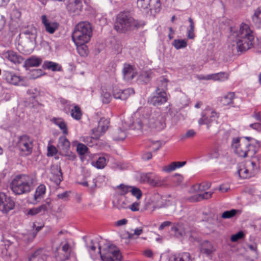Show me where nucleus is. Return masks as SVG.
<instances>
[{"label": "nucleus", "mask_w": 261, "mask_h": 261, "mask_svg": "<svg viewBox=\"0 0 261 261\" xmlns=\"http://www.w3.org/2000/svg\"><path fill=\"white\" fill-rule=\"evenodd\" d=\"M47 155L53 156L57 153V149L55 147L53 146H49L48 147L47 149Z\"/></svg>", "instance_id": "nucleus-64"}, {"label": "nucleus", "mask_w": 261, "mask_h": 261, "mask_svg": "<svg viewBox=\"0 0 261 261\" xmlns=\"http://www.w3.org/2000/svg\"><path fill=\"white\" fill-rule=\"evenodd\" d=\"M51 180L57 185H60L63 180L62 173L60 167L56 166L53 168Z\"/></svg>", "instance_id": "nucleus-27"}, {"label": "nucleus", "mask_w": 261, "mask_h": 261, "mask_svg": "<svg viewBox=\"0 0 261 261\" xmlns=\"http://www.w3.org/2000/svg\"><path fill=\"white\" fill-rule=\"evenodd\" d=\"M139 206L140 202L139 201H136L128 205V208L133 212H136L139 210Z\"/></svg>", "instance_id": "nucleus-60"}, {"label": "nucleus", "mask_w": 261, "mask_h": 261, "mask_svg": "<svg viewBox=\"0 0 261 261\" xmlns=\"http://www.w3.org/2000/svg\"><path fill=\"white\" fill-rule=\"evenodd\" d=\"M131 187L120 184L115 188L116 193L118 195H124L129 192Z\"/></svg>", "instance_id": "nucleus-35"}, {"label": "nucleus", "mask_w": 261, "mask_h": 261, "mask_svg": "<svg viewBox=\"0 0 261 261\" xmlns=\"http://www.w3.org/2000/svg\"><path fill=\"white\" fill-rule=\"evenodd\" d=\"M129 192H131L132 194L135 196L138 200L141 197L142 195L141 191L139 188L136 187H131Z\"/></svg>", "instance_id": "nucleus-54"}, {"label": "nucleus", "mask_w": 261, "mask_h": 261, "mask_svg": "<svg viewBox=\"0 0 261 261\" xmlns=\"http://www.w3.org/2000/svg\"><path fill=\"white\" fill-rule=\"evenodd\" d=\"M51 121L57 125L64 134H67V127L65 121L61 118H53Z\"/></svg>", "instance_id": "nucleus-33"}, {"label": "nucleus", "mask_w": 261, "mask_h": 261, "mask_svg": "<svg viewBox=\"0 0 261 261\" xmlns=\"http://www.w3.org/2000/svg\"><path fill=\"white\" fill-rule=\"evenodd\" d=\"M137 7L147 14L159 13L161 9L160 0H137Z\"/></svg>", "instance_id": "nucleus-8"}, {"label": "nucleus", "mask_w": 261, "mask_h": 261, "mask_svg": "<svg viewBox=\"0 0 261 261\" xmlns=\"http://www.w3.org/2000/svg\"><path fill=\"white\" fill-rule=\"evenodd\" d=\"M71 115L73 118L77 120L81 119L82 113L80 108L78 106H74L73 108L71 109Z\"/></svg>", "instance_id": "nucleus-40"}, {"label": "nucleus", "mask_w": 261, "mask_h": 261, "mask_svg": "<svg viewBox=\"0 0 261 261\" xmlns=\"http://www.w3.org/2000/svg\"><path fill=\"white\" fill-rule=\"evenodd\" d=\"M43 68L53 71H61L62 70L61 65L58 63L48 61L44 62Z\"/></svg>", "instance_id": "nucleus-31"}, {"label": "nucleus", "mask_w": 261, "mask_h": 261, "mask_svg": "<svg viewBox=\"0 0 261 261\" xmlns=\"http://www.w3.org/2000/svg\"><path fill=\"white\" fill-rule=\"evenodd\" d=\"M216 81L224 82L227 80L229 77V73L225 72L216 73Z\"/></svg>", "instance_id": "nucleus-49"}, {"label": "nucleus", "mask_w": 261, "mask_h": 261, "mask_svg": "<svg viewBox=\"0 0 261 261\" xmlns=\"http://www.w3.org/2000/svg\"><path fill=\"white\" fill-rule=\"evenodd\" d=\"M184 178L182 175L175 174L173 177V182L176 184V185H180L183 181Z\"/></svg>", "instance_id": "nucleus-61"}, {"label": "nucleus", "mask_w": 261, "mask_h": 261, "mask_svg": "<svg viewBox=\"0 0 261 261\" xmlns=\"http://www.w3.org/2000/svg\"><path fill=\"white\" fill-rule=\"evenodd\" d=\"M245 237L244 232L240 231L236 234H232L231 236L230 240L232 242H236L239 240L243 239Z\"/></svg>", "instance_id": "nucleus-53"}, {"label": "nucleus", "mask_w": 261, "mask_h": 261, "mask_svg": "<svg viewBox=\"0 0 261 261\" xmlns=\"http://www.w3.org/2000/svg\"><path fill=\"white\" fill-rule=\"evenodd\" d=\"M106 165V160L104 157H99L94 164L97 168L102 169Z\"/></svg>", "instance_id": "nucleus-52"}, {"label": "nucleus", "mask_w": 261, "mask_h": 261, "mask_svg": "<svg viewBox=\"0 0 261 261\" xmlns=\"http://www.w3.org/2000/svg\"><path fill=\"white\" fill-rule=\"evenodd\" d=\"M231 147L233 151L240 156H253L258 151L259 145L256 142L250 143L248 137L237 138L232 140Z\"/></svg>", "instance_id": "nucleus-4"}, {"label": "nucleus", "mask_w": 261, "mask_h": 261, "mask_svg": "<svg viewBox=\"0 0 261 261\" xmlns=\"http://www.w3.org/2000/svg\"><path fill=\"white\" fill-rule=\"evenodd\" d=\"M41 20L45 31L50 34H54L59 27V23L55 21H51L45 15L41 16Z\"/></svg>", "instance_id": "nucleus-15"}, {"label": "nucleus", "mask_w": 261, "mask_h": 261, "mask_svg": "<svg viewBox=\"0 0 261 261\" xmlns=\"http://www.w3.org/2000/svg\"><path fill=\"white\" fill-rule=\"evenodd\" d=\"M144 25V22L136 19L130 11L124 10L117 15L114 27L118 33H125L138 29Z\"/></svg>", "instance_id": "nucleus-3"}, {"label": "nucleus", "mask_w": 261, "mask_h": 261, "mask_svg": "<svg viewBox=\"0 0 261 261\" xmlns=\"http://www.w3.org/2000/svg\"><path fill=\"white\" fill-rule=\"evenodd\" d=\"M92 35V29L90 23L82 21L75 26L72 39L75 44L85 45L90 41Z\"/></svg>", "instance_id": "nucleus-5"}, {"label": "nucleus", "mask_w": 261, "mask_h": 261, "mask_svg": "<svg viewBox=\"0 0 261 261\" xmlns=\"http://www.w3.org/2000/svg\"><path fill=\"white\" fill-rule=\"evenodd\" d=\"M172 231L174 232L177 237H183L188 236V232L186 231L185 225L182 223H177L172 227Z\"/></svg>", "instance_id": "nucleus-30"}, {"label": "nucleus", "mask_w": 261, "mask_h": 261, "mask_svg": "<svg viewBox=\"0 0 261 261\" xmlns=\"http://www.w3.org/2000/svg\"><path fill=\"white\" fill-rule=\"evenodd\" d=\"M4 79L9 83L14 85H18L22 81V78L13 71L4 70L3 72Z\"/></svg>", "instance_id": "nucleus-20"}, {"label": "nucleus", "mask_w": 261, "mask_h": 261, "mask_svg": "<svg viewBox=\"0 0 261 261\" xmlns=\"http://www.w3.org/2000/svg\"><path fill=\"white\" fill-rule=\"evenodd\" d=\"M167 99H148L147 103L154 107H159L165 102Z\"/></svg>", "instance_id": "nucleus-47"}, {"label": "nucleus", "mask_w": 261, "mask_h": 261, "mask_svg": "<svg viewBox=\"0 0 261 261\" xmlns=\"http://www.w3.org/2000/svg\"><path fill=\"white\" fill-rule=\"evenodd\" d=\"M143 232V230L141 228H137L134 230V233H127V237L129 239H132L133 238V237L134 235H136L137 236L140 235Z\"/></svg>", "instance_id": "nucleus-62"}, {"label": "nucleus", "mask_w": 261, "mask_h": 261, "mask_svg": "<svg viewBox=\"0 0 261 261\" xmlns=\"http://www.w3.org/2000/svg\"><path fill=\"white\" fill-rule=\"evenodd\" d=\"M238 210L232 209L230 211H226L222 214V218L224 219H229L234 217L237 213Z\"/></svg>", "instance_id": "nucleus-50"}, {"label": "nucleus", "mask_w": 261, "mask_h": 261, "mask_svg": "<svg viewBox=\"0 0 261 261\" xmlns=\"http://www.w3.org/2000/svg\"><path fill=\"white\" fill-rule=\"evenodd\" d=\"M32 176L21 174L15 176L10 184V188L15 195H22L29 193L33 184Z\"/></svg>", "instance_id": "nucleus-6"}, {"label": "nucleus", "mask_w": 261, "mask_h": 261, "mask_svg": "<svg viewBox=\"0 0 261 261\" xmlns=\"http://www.w3.org/2000/svg\"><path fill=\"white\" fill-rule=\"evenodd\" d=\"M254 24L257 28H261V7L258 8L252 17Z\"/></svg>", "instance_id": "nucleus-34"}, {"label": "nucleus", "mask_w": 261, "mask_h": 261, "mask_svg": "<svg viewBox=\"0 0 261 261\" xmlns=\"http://www.w3.org/2000/svg\"><path fill=\"white\" fill-rule=\"evenodd\" d=\"M45 192L46 187L44 185L41 184L37 187L34 195V199L35 202H33V203L39 202L43 198Z\"/></svg>", "instance_id": "nucleus-28"}, {"label": "nucleus", "mask_w": 261, "mask_h": 261, "mask_svg": "<svg viewBox=\"0 0 261 261\" xmlns=\"http://www.w3.org/2000/svg\"><path fill=\"white\" fill-rule=\"evenodd\" d=\"M83 0H68L67 9L70 13L79 15L83 9Z\"/></svg>", "instance_id": "nucleus-17"}, {"label": "nucleus", "mask_w": 261, "mask_h": 261, "mask_svg": "<svg viewBox=\"0 0 261 261\" xmlns=\"http://www.w3.org/2000/svg\"><path fill=\"white\" fill-rule=\"evenodd\" d=\"M42 62V59L41 58L32 56L25 60L23 67L26 69L30 67H37L41 64Z\"/></svg>", "instance_id": "nucleus-25"}, {"label": "nucleus", "mask_w": 261, "mask_h": 261, "mask_svg": "<svg viewBox=\"0 0 261 261\" xmlns=\"http://www.w3.org/2000/svg\"><path fill=\"white\" fill-rule=\"evenodd\" d=\"M122 72L124 80L127 81L133 79L137 74V71L134 67L127 63L124 64Z\"/></svg>", "instance_id": "nucleus-22"}, {"label": "nucleus", "mask_w": 261, "mask_h": 261, "mask_svg": "<svg viewBox=\"0 0 261 261\" xmlns=\"http://www.w3.org/2000/svg\"><path fill=\"white\" fill-rule=\"evenodd\" d=\"M58 147L62 153L66 154L69 150L70 143L66 137H61L59 139Z\"/></svg>", "instance_id": "nucleus-26"}, {"label": "nucleus", "mask_w": 261, "mask_h": 261, "mask_svg": "<svg viewBox=\"0 0 261 261\" xmlns=\"http://www.w3.org/2000/svg\"><path fill=\"white\" fill-rule=\"evenodd\" d=\"M21 33L24 34L29 39L30 42L33 44V43L35 41L37 37V30L33 25H28L27 28L22 29Z\"/></svg>", "instance_id": "nucleus-23"}, {"label": "nucleus", "mask_w": 261, "mask_h": 261, "mask_svg": "<svg viewBox=\"0 0 261 261\" xmlns=\"http://www.w3.org/2000/svg\"><path fill=\"white\" fill-rule=\"evenodd\" d=\"M76 45L77 50L81 56H86L88 54V50L86 46L84 45L75 44Z\"/></svg>", "instance_id": "nucleus-51"}, {"label": "nucleus", "mask_w": 261, "mask_h": 261, "mask_svg": "<svg viewBox=\"0 0 261 261\" xmlns=\"http://www.w3.org/2000/svg\"><path fill=\"white\" fill-rule=\"evenodd\" d=\"M199 251L200 253L205 254L207 256H211L216 252V248L211 242L204 240L199 245Z\"/></svg>", "instance_id": "nucleus-16"}, {"label": "nucleus", "mask_w": 261, "mask_h": 261, "mask_svg": "<svg viewBox=\"0 0 261 261\" xmlns=\"http://www.w3.org/2000/svg\"><path fill=\"white\" fill-rule=\"evenodd\" d=\"M135 116L137 117L135 122V127L143 132L153 129L161 130L166 126L165 121L161 113L152 111L148 107L138 108Z\"/></svg>", "instance_id": "nucleus-1"}, {"label": "nucleus", "mask_w": 261, "mask_h": 261, "mask_svg": "<svg viewBox=\"0 0 261 261\" xmlns=\"http://www.w3.org/2000/svg\"><path fill=\"white\" fill-rule=\"evenodd\" d=\"M4 57L14 64H19L23 60V58L13 50H9L4 53Z\"/></svg>", "instance_id": "nucleus-21"}, {"label": "nucleus", "mask_w": 261, "mask_h": 261, "mask_svg": "<svg viewBox=\"0 0 261 261\" xmlns=\"http://www.w3.org/2000/svg\"><path fill=\"white\" fill-rule=\"evenodd\" d=\"M160 85L155 90L156 95L154 96L153 98H167L168 95L166 92V90L167 87L168 81L166 79L163 78L160 80Z\"/></svg>", "instance_id": "nucleus-24"}, {"label": "nucleus", "mask_w": 261, "mask_h": 261, "mask_svg": "<svg viewBox=\"0 0 261 261\" xmlns=\"http://www.w3.org/2000/svg\"><path fill=\"white\" fill-rule=\"evenodd\" d=\"M196 135V132L193 129H190L188 130L186 134L182 135L181 137V139L182 140H185L186 139L192 138Z\"/></svg>", "instance_id": "nucleus-57"}, {"label": "nucleus", "mask_w": 261, "mask_h": 261, "mask_svg": "<svg viewBox=\"0 0 261 261\" xmlns=\"http://www.w3.org/2000/svg\"><path fill=\"white\" fill-rule=\"evenodd\" d=\"M172 45L176 49H179L186 47L187 46V41L185 39H175L173 42Z\"/></svg>", "instance_id": "nucleus-43"}, {"label": "nucleus", "mask_w": 261, "mask_h": 261, "mask_svg": "<svg viewBox=\"0 0 261 261\" xmlns=\"http://www.w3.org/2000/svg\"><path fill=\"white\" fill-rule=\"evenodd\" d=\"M58 250V248H57L56 251ZM64 256H65V254L63 252L61 251V250L59 252H56L55 254V256L57 261H66L69 259L64 258V257H63Z\"/></svg>", "instance_id": "nucleus-55"}, {"label": "nucleus", "mask_w": 261, "mask_h": 261, "mask_svg": "<svg viewBox=\"0 0 261 261\" xmlns=\"http://www.w3.org/2000/svg\"><path fill=\"white\" fill-rule=\"evenodd\" d=\"M250 166L251 167V170L250 172L252 173V175H254L259 171V165L258 164L254 161L250 162Z\"/></svg>", "instance_id": "nucleus-59"}, {"label": "nucleus", "mask_w": 261, "mask_h": 261, "mask_svg": "<svg viewBox=\"0 0 261 261\" xmlns=\"http://www.w3.org/2000/svg\"><path fill=\"white\" fill-rule=\"evenodd\" d=\"M174 261H192L191 256L188 252H182L174 257Z\"/></svg>", "instance_id": "nucleus-41"}, {"label": "nucleus", "mask_w": 261, "mask_h": 261, "mask_svg": "<svg viewBox=\"0 0 261 261\" xmlns=\"http://www.w3.org/2000/svg\"><path fill=\"white\" fill-rule=\"evenodd\" d=\"M126 137V132L120 128L114 130L113 133V137L115 140H123Z\"/></svg>", "instance_id": "nucleus-37"}, {"label": "nucleus", "mask_w": 261, "mask_h": 261, "mask_svg": "<svg viewBox=\"0 0 261 261\" xmlns=\"http://www.w3.org/2000/svg\"><path fill=\"white\" fill-rule=\"evenodd\" d=\"M61 251L65 254V256H64L63 257L64 258H70L72 248L69 242L65 241V243H61Z\"/></svg>", "instance_id": "nucleus-36"}, {"label": "nucleus", "mask_w": 261, "mask_h": 261, "mask_svg": "<svg viewBox=\"0 0 261 261\" xmlns=\"http://www.w3.org/2000/svg\"><path fill=\"white\" fill-rule=\"evenodd\" d=\"M14 201L4 193H0V211L5 213H8L14 208Z\"/></svg>", "instance_id": "nucleus-13"}, {"label": "nucleus", "mask_w": 261, "mask_h": 261, "mask_svg": "<svg viewBox=\"0 0 261 261\" xmlns=\"http://www.w3.org/2000/svg\"><path fill=\"white\" fill-rule=\"evenodd\" d=\"M109 120L107 119L101 118L98 122V129L101 133H104L109 128Z\"/></svg>", "instance_id": "nucleus-39"}, {"label": "nucleus", "mask_w": 261, "mask_h": 261, "mask_svg": "<svg viewBox=\"0 0 261 261\" xmlns=\"http://www.w3.org/2000/svg\"><path fill=\"white\" fill-rule=\"evenodd\" d=\"M237 174L242 178H247L251 177L252 173L249 171V169H247L244 164H241L238 165Z\"/></svg>", "instance_id": "nucleus-32"}, {"label": "nucleus", "mask_w": 261, "mask_h": 261, "mask_svg": "<svg viewBox=\"0 0 261 261\" xmlns=\"http://www.w3.org/2000/svg\"><path fill=\"white\" fill-rule=\"evenodd\" d=\"M153 204V210L167 207L170 205L172 202L169 200H167L159 194H154L151 199Z\"/></svg>", "instance_id": "nucleus-14"}, {"label": "nucleus", "mask_w": 261, "mask_h": 261, "mask_svg": "<svg viewBox=\"0 0 261 261\" xmlns=\"http://www.w3.org/2000/svg\"><path fill=\"white\" fill-rule=\"evenodd\" d=\"M141 180L147 182L152 187H162L165 185L166 178H162L159 175L153 173H143L141 175Z\"/></svg>", "instance_id": "nucleus-10"}, {"label": "nucleus", "mask_w": 261, "mask_h": 261, "mask_svg": "<svg viewBox=\"0 0 261 261\" xmlns=\"http://www.w3.org/2000/svg\"><path fill=\"white\" fill-rule=\"evenodd\" d=\"M231 34L229 37L232 41L231 49L232 51L236 50L242 52L250 48L253 45L254 35L250 26L245 23L240 25L239 31L230 28Z\"/></svg>", "instance_id": "nucleus-2"}, {"label": "nucleus", "mask_w": 261, "mask_h": 261, "mask_svg": "<svg viewBox=\"0 0 261 261\" xmlns=\"http://www.w3.org/2000/svg\"><path fill=\"white\" fill-rule=\"evenodd\" d=\"M219 114L213 108L207 107L201 113V117L198 120L199 125H206L208 129H210L211 123L217 122Z\"/></svg>", "instance_id": "nucleus-9"}, {"label": "nucleus", "mask_w": 261, "mask_h": 261, "mask_svg": "<svg viewBox=\"0 0 261 261\" xmlns=\"http://www.w3.org/2000/svg\"><path fill=\"white\" fill-rule=\"evenodd\" d=\"M98 253L100 254L102 261H121L122 259L119 250L114 245L106 244L102 249L98 246Z\"/></svg>", "instance_id": "nucleus-7"}, {"label": "nucleus", "mask_w": 261, "mask_h": 261, "mask_svg": "<svg viewBox=\"0 0 261 261\" xmlns=\"http://www.w3.org/2000/svg\"><path fill=\"white\" fill-rule=\"evenodd\" d=\"M48 257L45 249L39 248L30 255L29 261H46Z\"/></svg>", "instance_id": "nucleus-19"}, {"label": "nucleus", "mask_w": 261, "mask_h": 261, "mask_svg": "<svg viewBox=\"0 0 261 261\" xmlns=\"http://www.w3.org/2000/svg\"><path fill=\"white\" fill-rule=\"evenodd\" d=\"M135 94V91L132 88H127L123 90H121L120 94L118 95H114V98H127L128 97L133 96Z\"/></svg>", "instance_id": "nucleus-38"}, {"label": "nucleus", "mask_w": 261, "mask_h": 261, "mask_svg": "<svg viewBox=\"0 0 261 261\" xmlns=\"http://www.w3.org/2000/svg\"><path fill=\"white\" fill-rule=\"evenodd\" d=\"M189 22H190V28L187 31V37L189 39H193L195 37L194 34V23L193 19L191 18H189Z\"/></svg>", "instance_id": "nucleus-44"}, {"label": "nucleus", "mask_w": 261, "mask_h": 261, "mask_svg": "<svg viewBox=\"0 0 261 261\" xmlns=\"http://www.w3.org/2000/svg\"><path fill=\"white\" fill-rule=\"evenodd\" d=\"M87 150V147L82 143H79L77 145V151L80 154H85Z\"/></svg>", "instance_id": "nucleus-58"}, {"label": "nucleus", "mask_w": 261, "mask_h": 261, "mask_svg": "<svg viewBox=\"0 0 261 261\" xmlns=\"http://www.w3.org/2000/svg\"><path fill=\"white\" fill-rule=\"evenodd\" d=\"M53 205L51 202V200L46 199L45 202L37 207H33L28 211L27 215L30 216H35L37 214L41 215H45L49 210L53 208Z\"/></svg>", "instance_id": "nucleus-12"}, {"label": "nucleus", "mask_w": 261, "mask_h": 261, "mask_svg": "<svg viewBox=\"0 0 261 261\" xmlns=\"http://www.w3.org/2000/svg\"><path fill=\"white\" fill-rule=\"evenodd\" d=\"M19 150L24 154L28 155L31 154L33 148V140L27 135L19 137L17 143Z\"/></svg>", "instance_id": "nucleus-11"}, {"label": "nucleus", "mask_w": 261, "mask_h": 261, "mask_svg": "<svg viewBox=\"0 0 261 261\" xmlns=\"http://www.w3.org/2000/svg\"><path fill=\"white\" fill-rule=\"evenodd\" d=\"M113 203L114 207L118 210L127 208L128 206L126 202L121 199H118L116 202L113 201Z\"/></svg>", "instance_id": "nucleus-46"}, {"label": "nucleus", "mask_w": 261, "mask_h": 261, "mask_svg": "<svg viewBox=\"0 0 261 261\" xmlns=\"http://www.w3.org/2000/svg\"><path fill=\"white\" fill-rule=\"evenodd\" d=\"M233 99H221L220 102L223 106L227 107L228 108L230 107H234L233 105Z\"/></svg>", "instance_id": "nucleus-56"}, {"label": "nucleus", "mask_w": 261, "mask_h": 261, "mask_svg": "<svg viewBox=\"0 0 261 261\" xmlns=\"http://www.w3.org/2000/svg\"><path fill=\"white\" fill-rule=\"evenodd\" d=\"M45 74L43 71L40 69H33L29 73V77L30 79H36Z\"/></svg>", "instance_id": "nucleus-42"}, {"label": "nucleus", "mask_w": 261, "mask_h": 261, "mask_svg": "<svg viewBox=\"0 0 261 261\" xmlns=\"http://www.w3.org/2000/svg\"><path fill=\"white\" fill-rule=\"evenodd\" d=\"M151 144L148 146V147H151L153 151H156L158 150L161 145V143L159 141L151 142Z\"/></svg>", "instance_id": "nucleus-63"}, {"label": "nucleus", "mask_w": 261, "mask_h": 261, "mask_svg": "<svg viewBox=\"0 0 261 261\" xmlns=\"http://www.w3.org/2000/svg\"><path fill=\"white\" fill-rule=\"evenodd\" d=\"M212 194L213 193L210 192H206L202 194H199L193 197V198H194L193 201H199L203 199H209L212 197Z\"/></svg>", "instance_id": "nucleus-45"}, {"label": "nucleus", "mask_w": 261, "mask_h": 261, "mask_svg": "<svg viewBox=\"0 0 261 261\" xmlns=\"http://www.w3.org/2000/svg\"><path fill=\"white\" fill-rule=\"evenodd\" d=\"M186 164V161L184 162H173L170 164L165 166L163 167L162 170L167 173H170L175 170L177 168H180Z\"/></svg>", "instance_id": "nucleus-29"}, {"label": "nucleus", "mask_w": 261, "mask_h": 261, "mask_svg": "<svg viewBox=\"0 0 261 261\" xmlns=\"http://www.w3.org/2000/svg\"><path fill=\"white\" fill-rule=\"evenodd\" d=\"M246 251L248 255L246 256V259L247 261H253L258 257L257 245L255 242L247 244Z\"/></svg>", "instance_id": "nucleus-18"}, {"label": "nucleus", "mask_w": 261, "mask_h": 261, "mask_svg": "<svg viewBox=\"0 0 261 261\" xmlns=\"http://www.w3.org/2000/svg\"><path fill=\"white\" fill-rule=\"evenodd\" d=\"M221 152L222 151L220 147H215L211 150L208 155L211 159H218Z\"/></svg>", "instance_id": "nucleus-48"}]
</instances>
